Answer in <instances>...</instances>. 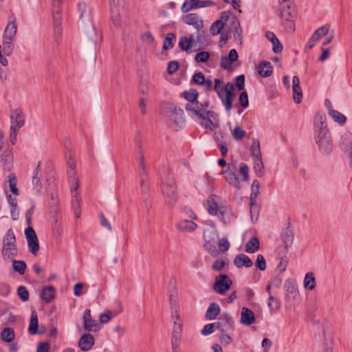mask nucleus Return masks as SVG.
<instances>
[{
  "label": "nucleus",
  "instance_id": "obj_37",
  "mask_svg": "<svg viewBox=\"0 0 352 352\" xmlns=\"http://www.w3.org/2000/svg\"><path fill=\"white\" fill-rule=\"evenodd\" d=\"M221 308L219 305L215 302H212L206 311V317L210 320H214L219 314Z\"/></svg>",
  "mask_w": 352,
  "mask_h": 352
},
{
  "label": "nucleus",
  "instance_id": "obj_28",
  "mask_svg": "<svg viewBox=\"0 0 352 352\" xmlns=\"http://www.w3.org/2000/svg\"><path fill=\"white\" fill-rule=\"evenodd\" d=\"M239 58V55L235 49H232L228 55L222 56L221 58V66L225 69H230L232 64Z\"/></svg>",
  "mask_w": 352,
  "mask_h": 352
},
{
  "label": "nucleus",
  "instance_id": "obj_48",
  "mask_svg": "<svg viewBox=\"0 0 352 352\" xmlns=\"http://www.w3.org/2000/svg\"><path fill=\"white\" fill-rule=\"evenodd\" d=\"M12 267L14 272H18L19 274H24L27 265L23 261L13 260Z\"/></svg>",
  "mask_w": 352,
  "mask_h": 352
},
{
  "label": "nucleus",
  "instance_id": "obj_61",
  "mask_svg": "<svg viewBox=\"0 0 352 352\" xmlns=\"http://www.w3.org/2000/svg\"><path fill=\"white\" fill-rule=\"evenodd\" d=\"M67 174L68 173H76L75 168H76V161L73 156L70 155L68 157L67 162Z\"/></svg>",
  "mask_w": 352,
  "mask_h": 352
},
{
  "label": "nucleus",
  "instance_id": "obj_35",
  "mask_svg": "<svg viewBox=\"0 0 352 352\" xmlns=\"http://www.w3.org/2000/svg\"><path fill=\"white\" fill-rule=\"evenodd\" d=\"M273 68L271 63L266 60L260 62L258 66V73L262 77L266 78L272 75Z\"/></svg>",
  "mask_w": 352,
  "mask_h": 352
},
{
  "label": "nucleus",
  "instance_id": "obj_50",
  "mask_svg": "<svg viewBox=\"0 0 352 352\" xmlns=\"http://www.w3.org/2000/svg\"><path fill=\"white\" fill-rule=\"evenodd\" d=\"M260 184L257 180H254L251 186L250 201L255 202V199L259 194Z\"/></svg>",
  "mask_w": 352,
  "mask_h": 352
},
{
  "label": "nucleus",
  "instance_id": "obj_52",
  "mask_svg": "<svg viewBox=\"0 0 352 352\" xmlns=\"http://www.w3.org/2000/svg\"><path fill=\"white\" fill-rule=\"evenodd\" d=\"M239 170L242 176L241 180L247 182L249 179V167L247 164L241 163L239 164Z\"/></svg>",
  "mask_w": 352,
  "mask_h": 352
},
{
  "label": "nucleus",
  "instance_id": "obj_21",
  "mask_svg": "<svg viewBox=\"0 0 352 352\" xmlns=\"http://www.w3.org/2000/svg\"><path fill=\"white\" fill-rule=\"evenodd\" d=\"M6 197L12 219L13 221L18 220L20 215V209L16 197H14L11 193L6 190Z\"/></svg>",
  "mask_w": 352,
  "mask_h": 352
},
{
  "label": "nucleus",
  "instance_id": "obj_29",
  "mask_svg": "<svg viewBox=\"0 0 352 352\" xmlns=\"http://www.w3.org/2000/svg\"><path fill=\"white\" fill-rule=\"evenodd\" d=\"M239 322L241 324L245 326H250L254 324L256 317L254 312L248 307H243L241 309Z\"/></svg>",
  "mask_w": 352,
  "mask_h": 352
},
{
  "label": "nucleus",
  "instance_id": "obj_56",
  "mask_svg": "<svg viewBox=\"0 0 352 352\" xmlns=\"http://www.w3.org/2000/svg\"><path fill=\"white\" fill-rule=\"evenodd\" d=\"M175 36L173 33H168L164 40L163 49L167 50L173 46V41L175 40Z\"/></svg>",
  "mask_w": 352,
  "mask_h": 352
},
{
  "label": "nucleus",
  "instance_id": "obj_22",
  "mask_svg": "<svg viewBox=\"0 0 352 352\" xmlns=\"http://www.w3.org/2000/svg\"><path fill=\"white\" fill-rule=\"evenodd\" d=\"M14 156L10 148H0V166L5 170H10L12 167Z\"/></svg>",
  "mask_w": 352,
  "mask_h": 352
},
{
  "label": "nucleus",
  "instance_id": "obj_51",
  "mask_svg": "<svg viewBox=\"0 0 352 352\" xmlns=\"http://www.w3.org/2000/svg\"><path fill=\"white\" fill-rule=\"evenodd\" d=\"M283 241L286 248L292 245L294 239V235L291 230H287L282 236Z\"/></svg>",
  "mask_w": 352,
  "mask_h": 352
},
{
  "label": "nucleus",
  "instance_id": "obj_60",
  "mask_svg": "<svg viewBox=\"0 0 352 352\" xmlns=\"http://www.w3.org/2000/svg\"><path fill=\"white\" fill-rule=\"evenodd\" d=\"M250 215L252 221H256L258 217V207L255 202L250 204Z\"/></svg>",
  "mask_w": 352,
  "mask_h": 352
},
{
  "label": "nucleus",
  "instance_id": "obj_1",
  "mask_svg": "<svg viewBox=\"0 0 352 352\" xmlns=\"http://www.w3.org/2000/svg\"><path fill=\"white\" fill-rule=\"evenodd\" d=\"M17 28L16 16L14 14L9 15L2 35V45L0 43V64L3 67L8 65L6 56H10L14 50Z\"/></svg>",
  "mask_w": 352,
  "mask_h": 352
},
{
  "label": "nucleus",
  "instance_id": "obj_18",
  "mask_svg": "<svg viewBox=\"0 0 352 352\" xmlns=\"http://www.w3.org/2000/svg\"><path fill=\"white\" fill-rule=\"evenodd\" d=\"M25 234L29 250L33 254H36L39 250V244L36 232L31 226H29L25 230Z\"/></svg>",
  "mask_w": 352,
  "mask_h": 352
},
{
  "label": "nucleus",
  "instance_id": "obj_26",
  "mask_svg": "<svg viewBox=\"0 0 352 352\" xmlns=\"http://www.w3.org/2000/svg\"><path fill=\"white\" fill-rule=\"evenodd\" d=\"M292 98L296 104H300L302 101V90L300 86V79L297 76H294L292 78Z\"/></svg>",
  "mask_w": 352,
  "mask_h": 352
},
{
  "label": "nucleus",
  "instance_id": "obj_54",
  "mask_svg": "<svg viewBox=\"0 0 352 352\" xmlns=\"http://www.w3.org/2000/svg\"><path fill=\"white\" fill-rule=\"evenodd\" d=\"M195 1L196 0H186L181 8L182 12L186 13L190 10H195Z\"/></svg>",
  "mask_w": 352,
  "mask_h": 352
},
{
  "label": "nucleus",
  "instance_id": "obj_3",
  "mask_svg": "<svg viewBox=\"0 0 352 352\" xmlns=\"http://www.w3.org/2000/svg\"><path fill=\"white\" fill-rule=\"evenodd\" d=\"M161 115L168 126L174 131H177L185 126L182 109L173 103L166 104Z\"/></svg>",
  "mask_w": 352,
  "mask_h": 352
},
{
  "label": "nucleus",
  "instance_id": "obj_13",
  "mask_svg": "<svg viewBox=\"0 0 352 352\" xmlns=\"http://www.w3.org/2000/svg\"><path fill=\"white\" fill-rule=\"evenodd\" d=\"M204 236L205 239V248L212 252L215 249V244L218 239V231L216 226H212L204 229Z\"/></svg>",
  "mask_w": 352,
  "mask_h": 352
},
{
  "label": "nucleus",
  "instance_id": "obj_19",
  "mask_svg": "<svg viewBox=\"0 0 352 352\" xmlns=\"http://www.w3.org/2000/svg\"><path fill=\"white\" fill-rule=\"evenodd\" d=\"M82 318L84 329L86 331L97 332L102 329V326L92 318L90 309H87L84 311Z\"/></svg>",
  "mask_w": 352,
  "mask_h": 352
},
{
  "label": "nucleus",
  "instance_id": "obj_17",
  "mask_svg": "<svg viewBox=\"0 0 352 352\" xmlns=\"http://www.w3.org/2000/svg\"><path fill=\"white\" fill-rule=\"evenodd\" d=\"M177 188L174 181L165 183L162 186V193L166 197V202L169 205L174 204L177 199Z\"/></svg>",
  "mask_w": 352,
  "mask_h": 352
},
{
  "label": "nucleus",
  "instance_id": "obj_64",
  "mask_svg": "<svg viewBox=\"0 0 352 352\" xmlns=\"http://www.w3.org/2000/svg\"><path fill=\"white\" fill-rule=\"evenodd\" d=\"M219 340H220V342L221 343L224 345V346H228L229 345L232 341V339L231 338V336H230L226 332H223L221 336H220V338H219Z\"/></svg>",
  "mask_w": 352,
  "mask_h": 352
},
{
  "label": "nucleus",
  "instance_id": "obj_8",
  "mask_svg": "<svg viewBox=\"0 0 352 352\" xmlns=\"http://www.w3.org/2000/svg\"><path fill=\"white\" fill-rule=\"evenodd\" d=\"M18 254L16 239L12 230H8L3 237L2 256L5 259H12Z\"/></svg>",
  "mask_w": 352,
  "mask_h": 352
},
{
  "label": "nucleus",
  "instance_id": "obj_15",
  "mask_svg": "<svg viewBox=\"0 0 352 352\" xmlns=\"http://www.w3.org/2000/svg\"><path fill=\"white\" fill-rule=\"evenodd\" d=\"M324 104L327 108L329 116L331 117L336 123L341 126L345 124L347 120L346 117L342 113L334 109L332 102L329 99L324 100Z\"/></svg>",
  "mask_w": 352,
  "mask_h": 352
},
{
  "label": "nucleus",
  "instance_id": "obj_55",
  "mask_svg": "<svg viewBox=\"0 0 352 352\" xmlns=\"http://www.w3.org/2000/svg\"><path fill=\"white\" fill-rule=\"evenodd\" d=\"M216 3L210 0H196L195 8L196 9L208 8L215 6Z\"/></svg>",
  "mask_w": 352,
  "mask_h": 352
},
{
  "label": "nucleus",
  "instance_id": "obj_7",
  "mask_svg": "<svg viewBox=\"0 0 352 352\" xmlns=\"http://www.w3.org/2000/svg\"><path fill=\"white\" fill-rule=\"evenodd\" d=\"M170 320L172 322L171 339H180L183 331L184 322L181 318L179 305L176 300H170Z\"/></svg>",
  "mask_w": 352,
  "mask_h": 352
},
{
  "label": "nucleus",
  "instance_id": "obj_57",
  "mask_svg": "<svg viewBox=\"0 0 352 352\" xmlns=\"http://www.w3.org/2000/svg\"><path fill=\"white\" fill-rule=\"evenodd\" d=\"M267 307L272 311H276L278 309V300L273 295L268 296Z\"/></svg>",
  "mask_w": 352,
  "mask_h": 352
},
{
  "label": "nucleus",
  "instance_id": "obj_62",
  "mask_svg": "<svg viewBox=\"0 0 352 352\" xmlns=\"http://www.w3.org/2000/svg\"><path fill=\"white\" fill-rule=\"evenodd\" d=\"M256 266L261 271L265 270L266 262L264 256L262 254L257 255Z\"/></svg>",
  "mask_w": 352,
  "mask_h": 352
},
{
  "label": "nucleus",
  "instance_id": "obj_59",
  "mask_svg": "<svg viewBox=\"0 0 352 352\" xmlns=\"http://www.w3.org/2000/svg\"><path fill=\"white\" fill-rule=\"evenodd\" d=\"M210 58V54L208 52H200L195 56V60L197 63H206Z\"/></svg>",
  "mask_w": 352,
  "mask_h": 352
},
{
  "label": "nucleus",
  "instance_id": "obj_27",
  "mask_svg": "<svg viewBox=\"0 0 352 352\" xmlns=\"http://www.w3.org/2000/svg\"><path fill=\"white\" fill-rule=\"evenodd\" d=\"M95 343L94 336L90 333L83 334L79 339L78 346L80 350L87 352L91 349Z\"/></svg>",
  "mask_w": 352,
  "mask_h": 352
},
{
  "label": "nucleus",
  "instance_id": "obj_31",
  "mask_svg": "<svg viewBox=\"0 0 352 352\" xmlns=\"http://www.w3.org/2000/svg\"><path fill=\"white\" fill-rule=\"evenodd\" d=\"M56 290L54 286L48 285L43 288L41 296L43 300L49 303L54 300Z\"/></svg>",
  "mask_w": 352,
  "mask_h": 352
},
{
  "label": "nucleus",
  "instance_id": "obj_24",
  "mask_svg": "<svg viewBox=\"0 0 352 352\" xmlns=\"http://www.w3.org/2000/svg\"><path fill=\"white\" fill-rule=\"evenodd\" d=\"M182 21L186 25L192 26L197 30H200L204 26L202 18L197 13H190L182 16Z\"/></svg>",
  "mask_w": 352,
  "mask_h": 352
},
{
  "label": "nucleus",
  "instance_id": "obj_33",
  "mask_svg": "<svg viewBox=\"0 0 352 352\" xmlns=\"http://www.w3.org/2000/svg\"><path fill=\"white\" fill-rule=\"evenodd\" d=\"M176 227L182 232H192L196 230L197 225L191 220L183 219L177 223Z\"/></svg>",
  "mask_w": 352,
  "mask_h": 352
},
{
  "label": "nucleus",
  "instance_id": "obj_9",
  "mask_svg": "<svg viewBox=\"0 0 352 352\" xmlns=\"http://www.w3.org/2000/svg\"><path fill=\"white\" fill-rule=\"evenodd\" d=\"M198 118L200 125L207 130L214 131L219 126L218 114L214 111L204 110Z\"/></svg>",
  "mask_w": 352,
  "mask_h": 352
},
{
  "label": "nucleus",
  "instance_id": "obj_44",
  "mask_svg": "<svg viewBox=\"0 0 352 352\" xmlns=\"http://www.w3.org/2000/svg\"><path fill=\"white\" fill-rule=\"evenodd\" d=\"M254 163V170L258 177H261L263 175L264 165L262 161V157L252 158Z\"/></svg>",
  "mask_w": 352,
  "mask_h": 352
},
{
  "label": "nucleus",
  "instance_id": "obj_25",
  "mask_svg": "<svg viewBox=\"0 0 352 352\" xmlns=\"http://www.w3.org/2000/svg\"><path fill=\"white\" fill-rule=\"evenodd\" d=\"M25 124V116L21 109H16L10 113V129L19 130Z\"/></svg>",
  "mask_w": 352,
  "mask_h": 352
},
{
  "label": "nucleus",
  "instance_id": "obj_10",
  "mask_svg": "<svg viewBox=\"0 0 352 352\" xmlns=\"http://www.w3.org/2000/svg\"><path fill=\"white\" fill-rule=\"evenodd\" d=\"M283 289L285 291L284 299L286 303L291 305L295 302L300 296L298 285L293 278L285 280Z\"/></svg>",
  "mask_w": 352,
  "mask_h": 352
},
{
  "label": "nucleus",
  "instance_id": "obj_45",
  "mask_svg": "<svg viewBox=\"0 0 352 352\" xmlns=\"http://www.w3.org/2000/svg\"><path fill=\"white\" fill-rule=\"evenodd\" d=\"M252 158L261 157L260 142L258 140L254 139L250 148Z\"/></svg>",
  "mask_w": 352,
  "mask_h": 352
},
{
  "label": "nucleus",
  "instance_id": "obj_23",
  "mask_svg": "<svg viewBox=\"0 0 352 352\" xmlns=\"http://www.w3.org/2000/svg\"><path fill=\"white\" fill-rule=\"evenodd\" d=\"M330 26L329 25H324L318 28L312 34L309 38L307 46L309 48L312 49L316 45V43L321 39H323L327 34L329 32Z\"/></svg>",
  "mask_w": 352,
  "mask_h": 352
},
{
  "label": "nucleus",
  "instance_id": "obj_40",
  "mask_svg": "<svg viewBox=\"0 0 352 352\" xmlns=\"http://www.w3.org/2000/svg\"><path fill=\"white\" fill-rule=\"evenodd\" d=\"M15 338V333L13 329L6 327L1 332V338L6 342H11Z\"/></svg>",
  "mask_w": 352,
  "mask_h": 352
},
{
  "label": "nucleus",
  "instance_id": "obj_43",
  "mask_svg": "<svg viewBox=\"0 0 352 352\" xmlns=\"http://www.w3.org/2000/svg\"><path fill=\"white\" fill-rule=\"evenodd\" d=\"M116 314L109 309H106L99 315V323L102 326L103 324L110 322Z\"/></svg>",
  "mask_w": 352,
  "mask_h": 352
},
{
  "label": "nucleus",
  "instance_id": "obj_32",
  "mask_svg": "<svg viewBox=\"0 0 352 352\" xmlns=\"http://www.w3.org/2000/svg\"><path fill=\"white\" fill-rule=\"evenodd\" d=\"M234 264L238 268L243 267L248 268L253 265V262L247 255L244 254H240L236 255L234 258Z\"/></svg>",
  "mask_w": 352,
  "mask_h": 352
},
{
  "label": "nucleus",
  "instance_id": "obj_16",
  "mask_svg": "<svg viewBox=\"0 0 352 352\" xmlns=\"http://www.w3.org/2000/svg\"><path fill=\"white\" fill-rule=\"evenodd\" d=\"M232 280L225 274L218 276L213 286L214 290L220 294H225L230 288Z\"/></svg>",
  "mask_w": 352,
  "mask_h": 352
},
{
  "label": "nucleus",
  "instance_id": "obj_38",
  "mask_svg": "<svg viewBox=\"0 0 352 352\" xmlns=\"http://www.w3.org/2000/svg\"><path fill=\"white\" fill-rule=\"evenodd\" d=\"M8 184L10 192L14 197L19 195V190L16 187V177L14 173H10L8 175Z\"/></svg>",
  "mask_w": 352,
  "mask_h": 352
},
{
  "label": "nucleus",
  "instance_id": "obj_41",
  "mask_svg": "<svg viewBox=\"0 0 352 352\" xmlns=\"http://www.w3.org/2000/svg\"><path fill=\"white\" fill-rule=\"evenodd\" d=\"M38 320L36 311L31 314L30 322L28 328L30 334L34 335L38 333Z\"/></svg>",
  "mask_w": 352,
  "mask_h": 352
},
{
  "label": "nucleus",
  "instance_id": "obj_42",
  "mask_svg": "<svg viewBox=\"0 0 352 352\" xmlns=\"http://www.w3.org/2000/svg\"><path fill=\"white\" fill-rule=\"evenodd\" d=\"M259 248V241L257 237H252L245 245V252L249 254L256 252Z\"/></svg>",
  "mask_w": 352,
  "mask_h": 352
},
{
  "label": "nucleus",
  "instance_id": "obj_63",
  "mask_svg": "<svg viewBox=\"0 0 352 352\" xmlns=\"http://www.w3.org/2000/svg\"><path fill=\"white\" fill-rule=\"evenodd\" d=\"M239 103L243 108H247L249 104L248 96L245 91L242 92L239 96Z\"/></svg>",
  "mask_w": 352,
  "mask_h": 352
},
{
  "label": "nucleus",
  "instance_id": "obj_6",
  "mask_svg": "<svg viewBox=\"0 0 352 352\" xmlns=\"http://www.w3.org/2000/svg\"><path fill=\"white\" fill-rule=\"evenodd\" d=\"M230 12L223 11L221 13L219 19L215 21L210 26V32L212 36L220 35L221 40L219 45L220 47L226 43L231 37L230 34L225 32L226 23L230 16Z\"/></svg>",
  "mask_w": 352,
  "mask_h": 352
},
{
  "label": "nucleus",
  "instance_id": "obj_30",
  "mask_svg": "<svg viewBox=\"0 0 352 352\" xmlns=\"http://www.w3.org/2000/svg\"><path fill=\"white\" fill-rule=\"evenodd\" d=\"M303 287L306 290L312 291L316 287V279L314 272H309L305 274L303 278Z\"/></svg>",
  "mask_w": 352,
  "mask_h": 352
},
{
  "label": "nucleus",
  "instance_id": "obj_4",
  "mask_svg": "<svg viewBox=\"0 0 352 352\" xmlns=\"http://www.w3.org/2000/svg\"><path fill=\"white\" fill-rule=\"evenodd\" d=\"M214 89L226 111L230 112L232 108V98L234 97V87L233 84L230 82L224 84L221 80L215 79Z\"/></svg>",
  "mask_w": 352,
  "mask_h": 352
},
{
  "label": "nucleus",
  "instance_id": "obj_20",
  "mask_svg": "<svg viewBox=\"0 0 352 352\" xmlns=\"http://www.w3.org/2000/svg\"><path fill=\"white\" fill-rule=\"evenodd\" d=\"M215 217L224 224H230L233 223L236 218L234 212L228 203L224 205L221 210Z\"/></svg>",
  "mask_w": 352,
  "mask_h": 352
},
{
  "label": "nucleus",
  "instance_id": "obj_14",
  "mask_svg": "<svg viewBox=\"0 0 352 352\" xmlns=\"http://www.w3.org/2000/svg\"><path fill=\"white\" fill-rule=\"evenodd\" d=\"M236 168L234 164H229L227 168L222 172L226 181L232 186L239 190L241 188V184L236 173Z\"/></svg>",
  "mask_w": 352,
  "mask_h": 352
},
{
  "label": "nucleus",
  "instance_id": "obj_12",
  "mask_svg": "<svg viewBox=\"0 0 352 352\" xmlns=\"http://www.w3.org/2000/svg\"><path fill=\"white\" fill-rule=\"evenodd\" d=\"M340 144L349 166L352 168V133H344L340 138Z\"/></svg>",
  "mask_w": 352,
  "mask_h": 352
},
{
  "label": "nucleus",
  "instance_id": "obj_5",
  "mask_svg": "<svg viewBox=\"0 0 352 352\" xmlns=\"http://www.w3.org/2000/svg\"><path fill=\"white\" fill-rule=\"evenodd\" d=\"M277 14L281 24L288 32L295 31V21L298 16L297 9L294 4L277 8Z\"/></svg>",
  "mask_w": 352,
  "mask_h": 352
},
{
  "label": "nucleus",
  "instance_id": "obj_47",
  "mask_svg": "<svg viewBox=\"0 0 352 352\" xmlns=\"http://www.w3.org/2000/svg\"><path fill=\"white\" fill-rule=\"evenodd\" d=\"M231 134L235 140L241 141L244 138L246 133L242 127L236 126L232 130H231Z\"/></svg>",
  "mask_w": 352,
  "mask_h": 352
},
{
  "label": "nucleus",
  "instance_id": "obj_46",
  "mask_svg": "<svg viewBox=\"0 0 352 352\" xmlns=\"http://www.w3.org/2000/svg\"><path fill=\"white\" fill-rule=\"evenodd\" d=\"M186 111L191 114V116H197V117L204 111L199 107L198 102L188 103L186 106Z\"/></svg>",
  "mask_w": 352,
  "mask_h": 352
},
{
  "label": "nucleus",
  "instance_id": "obj_2",
  "mask_svg": "<svg viewBox=\"0 0 352 352\" xmlns=\"http://www.w3.org/2000/svg\"><path fill=\"white\" fill-rule=\"evenodd\" d=\"M324 113H318L314 118V138L319 150L323 154L331 152L333 144Z\"/></svg>",
  "mask_w": 352,
  "mask_h": 352
},
{
  "label": "nucleus",
  "instance_id": "obj_36",
  "mask_svg": "<svg viewBox=\"0 0 352 352\" xmlns=\"http://www.w3.org/2000/svg\"><path fill=\"white\" fill-rule=\"evenodd\" d=\"M78 10L80 17L82 20H89L91 14V9L85 2H80L78 4Z\"/></svg>",
  "mask_w": 352,
  "mask_h": 352
},
{
  "label": "nucleus",
  "instance_id": "obj_53",
  "mask_svg": "<svg viewBox=\"0 0 352 352\" xmlns=\"http://www.w3.org/2000/svg\"><path fill=\"white\" fill-rule=\"evenodd\" d=\"M17 295L23 302H26L29 299V292L25 287L21 285L17 289Z\"/></svg>",
  "mask_w": 352,
  "mask_h": 352
},
{
  "label": "nucleus",
  "instance_id": "obj_11",
  "mask_svg": "<svg viewBox=\"0 0 352 352\" xmlns=\"http://www.w3.org/2000/svg\"><path fill=\"white\" fill-rule=\"evenodd\" d=\"M226 203L227 201L221 197L217 195H211L206 199L204 206L211 216L215 217Z\"/></svg>",
  "mask_w": 352,
  "mask_h": 352
},
{
  "label": "nucleus",
  "instance_id": "obj_39",
  "mask_svg": "<svg viewBox=\"0 0 352 352\" xmlns=\"http://www.w3.org/2000/svg\"><path fill=\"white\" fill-rule=\"evenodd\" d=\"M68 182L69 184L72 195H74L76 194V190L79 186V179L76 173H68Z\"/></svg>",
  "mask_w": 352,
  "mask_h": 352
},
{
  "label": "nucleus",
  "instance_id": "obj_58",
  "mask_svg": "<svg viewBox=\"0 0 352 352\" xmlns=\"http://www.w3.org/2000/svg\"><path fill=\"white\" fill-rule=\"evenodd\" d=\"M217 327L216 323H210L206 324L201 330V334L204 336H208L212 333L215 328Z\"/></svg>",
  "mask_w": 352,
  "mask_h": 352
},
{
  "label": "nucleus",
  "instance_id": "obj_49",
  "mask_svg": "<svg viewBox=\"0 0 352 352\" xmlns=\"http://www.w3.org/2000/svg\"><path fill=\"white\" fill-rule=\"evenodd\" d=\"M183 96L184 98L189 102V103L197 102L198 92L194 89H190L188 91H184L183 93Z\"/></svg>",
  "mask_w": 352,
  "mask_h": 352
},
{
  "label": "nucleus",
  "instance_id": "obj_34",
  "mask_svg": "<svg viewBox=\"0 0 352 352\" xmlns=\"http://www.w3.org/2000/svg\"><path fill=\"white\" fill-rule=\"evenodd\" d=\"M194 44H195V39L193 38L192 36H182V37H180L179 41V48L183 51H186V52H191V49Z\"/></svg>",
  "mask_w": 352,
  "mask_h": 352
}]
</instances>
